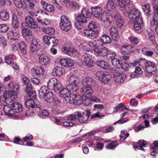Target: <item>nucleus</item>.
<instances>
[{"instance_id":"nucleus-1","label":"nucleus","mask_w":158,"mask_h":158,"mask_svg":"<svg viewBox=\"0 0 158 158\" xmlns=\"http://www.w3.org/2000/svg\"><path fill=\"white\" fill-rule=\"evenodd\" d=\"M131 64L133 66L138 64L143 70H145L150 75H154L156 73V67L155 64L153 62H146L145 60H142L139 62L135 61L132 62Z\"/></svg>"},{"instance_id":"nucleus-2","label":"nucleus","mask_w":158,"mask_h":158,"mask_svg":"<svg viewBox=\"0 0 158 158\" xmlns=\"http://www.w3.org/2000/svg\"><path fill=\"white\" fill-rule=\"evenodd\" d=\"M121 61L120 60L116 58L111 62L112 65L116 67L112 68V72L114 73L115 81L118 83L123 82L126 78L124 74L120 73L119 72V68L120 67L121 64Z\"/></svg>"},{"instance_id":"nucleus-3","label":"nucleus","mask_w":158,"mask_h":158,"mask_svg":"<svg viewBox=\"0 0 158 158\" xmlns=\"http://www.w3.org/2000/svg\"><path fill=\"white\" fill-rule=\"evenodd\" d=\"M82 84L81 92L89 95L92 94L93 93L92 88L95 85V80L91 77H86L83 79Z\"/></svg>"},{"instance_id":"nucleus-4","label":"nucleus","mask_w":158,"mask_h":158,"mask_svg":"<svg viewBox=\"0 0 158 158\" xmlns=\"http://www.w3.org/2000/svg\"><path fill=\"white\" fill-rule=\"evenodd\" d=\"M90 114V110L85 111L82 113L77 112L70 115L68 117V120L72 121H76L77 119L80 123H84L88 121Z\"/></svg>"},{"instance_id":"nucleus-5","label":"nucleus","mask_w":158,"mask_h":158,"mask_svg":"<svg viewBox=\"0 0 158 158\" xmlns=\"http://www.w3.org/2000/svg\"><path fill=\"white\" fill-rule=\"evenodd\" d=\"M94 50L90 49L85 51L83 55L84 61L86 65L88 67L91 68L95 64V63L91 59L94 57Z\"/></svg>"},{"instance_id":"nucleus-6","label":"nucleus","mask_w":158,"mask_h":158,"mask_svg":"<svg viewBox=\"0 0 158 158\" xmlns=\"http://www.w3.org/2000/svg\"><path fill=\"white\" fill-rule=\"evenodd\" d=\"M17 90H9L6 92L4 94L5 102L7 104H9L11 101L16 100L18 98Z\"/></svg>"},{"instance_id":"nucleus-7","label":"nucleus","mask_w":158,"mask_h":158,"mask_svg":"<svg viewBox=\"0 0 158 158\" xmlns=\"http://www.w3.org/2000/svg\"><path fill=\"white\" fill-rule=\"evenodd\" d=\"M60 26L62 30L66 32L69 31L71 28V22L68 18L65 15L61 16Z\"/></svg>"},{"instance_id":"nucleus-8","label":"nucleus","mask_w":158,"mask_h":158,"mask_svg":"<svg viewBox=\"0 0 158 158\" xmlns=\"http://www.w3.org/2000/svg\"><path fill=\"white\" fill-rule=\"evenodd\" d=\"M111 16L115 21V24L117 27L118 28H122L123 26L124 22L120 14L116 11H114L111 14Z\"/></svg>"},{"instance_id":"nucleus-9","label":"nucleus","mask_w":158,"mask_h":158,"mask_svg":"<svg viewBox=\"0 0 158 158\" xmlns=\"http://www.w3.org/2000/svg\"><path fill=\"white\" fill-rule=\"evenodd\" d=\"M8 105L11 106L12 110H13L14 113H19L22 111L23 110L21 104L15 102V100L11 101V102H10V104Z\"/></svg>"},{"instance_id":"nucleus-10","label":"nucleus","mask_w":158,"mask_h":158,"mask_svg":"<svg viewBox=\"0 0 158 158\" xmlns=\"http://www.w3.org/2000/svg\"><path fill=\"white\" fill-rule=\"evenodd\" d=\"M26 92L29 98H33L34 100L36 98V92L32 89V85L30 82L27 85Z\"/></svg>"},{"instance_id":"nucleus-11","label":"nucleus","mask_w":158,"mask_h":158,"mask_svg":"<svg viewBox=\"0 0 158 158\" xmlns=\"http://www.w3.org/2000/svg\"><path fill=\"white\" fill-rule=\"evenodd\" d=\"M129 17L132 20H138L139 19H142L140 11L136 9H133L129 14Z\"/></svg>"},{"instance_id":"nucleus-12","label":"nucleus","mask_w":158,"mask_h":158,"mask_svg":"<svg viewBox=\"0 0 158 158\" xmlns=\"http://www.w3.org/2000/svg\"><path fill=\"white\" fill-rule=\"evenodd\" d=\"M94 56L96 55L101 56H105L109 52L108 48L104 47L94 50Z\"/></svg>"},{"instance_id":"nucleus-13","label":"nucleus","mask_w":158,"mask_h":158,"mask_svg":"<svg viewBox=\"0 0 158 158\" xmlns=\"http://www.w3.org/2000/svg\"><path fill=\"white\" fill-rule=\"evenodd\" d=\"M62 51L64 53L68 54L72 57H76L78 56V52L75 49L64 47L62 48Z\"/></svg>"},{"instance_id":"nucleus-14","label":"nucleus","mask_w":158,"mask_h":158,"mask_svg":"<svg viewBox=\"0 0 158 158\" xmlns=\"http://www.w3.org/2000/svg\"><path fill=\"white\" fill-rule=\"evenodd\" d=\"M80 97L81 96L80 95L75 97L73 95L69 94V95H68L65 96L63 98H64L65 101L67 103L72 104L78 103V101H79V99H78V98H80Z\"/></svg>"},{"instance_id":"nucleus-15","label":"nucleus","mask_w":158,"mask_h":158,"mask_svg":"<svg viewBox=\"0 0 158 158\" xmlns=\"http://www.w3.org/2000/svg\"><path fill=\"white\" fill-rule=\"evenodd\" d=\"M59 62L61 65L67 67H71L74 64L73 60L69 58L61 59Z\"/></svg>"},{"instance_id":"nucleus-16","label":"nucleus","mask_w":158,"mask_h":158,"mask_svg":"<svg viewBox=\"0 0 158 158\" xmlns=\"http://www.w3.org/2000/svg\"><path fill=\"white\" fill-rule=\"evenodd\" d=\"M143 69L139 65L136 66L135 68V71L130 75V77L132 78H138L140 77V75L143 73Z\"/></svg>"},{"instance_id":"nucleus-17","label":"nucleus","mask_w":158,"mask_h":158,"mask_svg":"<svg viewBox=\"0 0 158 158\" xmlns=\"http://www.w3.org/2000/svg\"><path fill=\"white\" fill-rule=\"evenodd\" d=\"M26 22L28 26L32 29L37 28L38 26L33 19L30 16H27L26 18Z\"/></svg>"},{"instance_id":"nucleus-18","label":"nucleus","mask_w":158,"mask_h":158,"mask_svg":"<svg viewBox=\"0 0 158 158\" xmlns=\"http://www.w3.org/2000/svg\"><path fill=\"white\" fill-rule=\"evenodd\" d=\"M110 30L112 39L115 41H117L119 38V33L117 29L115 27L112 26L111 27Z\"/></svg>"},{"instance_id":"nucleus-19","label":"nucleus","mask_w":158,"mask_h":158,"mask_svg":"<svg viewBox=\"0 0 158 158\" xmlns=\"http://www.w3.org/2000/svg\"><path fill=\"white\" fill-rule=\"evenodd\" d=\"M91 13L94 17L99 19L102 14V10L99 6H95L91 8Z\"/></svg>"},{"instance_id":"nucleus-20","label":"nucleus","mask_w":158,"mask_h":158,"mask_svg":"<svg viewBox=\"0 0 158 158\" xmlns=\"http://www.w3.org/2000/svg\"><path fill=\"white\" fill-rule=\"evenodd\" d=\"M133 47L130 45H124L121 48V51L123 54H129L133 52Z\"/></svg>"},{"instance_id":"nucleus-21","label":"nucleus","mask_w":158,"mask_h":158,"mask_svg":"<svg viewBox=\"0 0 158 158\" xmlns=\"http://www.w3.org/2000/svg\"><path fill=\"white\" fill-rule=\"evenodd\" d=\"M96 64L97 65L102 69L108 70L110 69V66L108 63L104 60H98Z\"/></svg>"},{"instance_id":"nucleus-22","label":"nucleus","mask_w":158,"mask_h":158,"mask_svg":"<svg viewBox=\"0 0 158 158\" xmlns=\"http://www.w3.org/2000/svg\"><path fill=\"white\" fill-rule=\"evenodd\" d=\"M98 31L97 30L92 31L87 29H85L84 31V34L87 37L91 39H94L98 35Z\"/></svg>"},{"instance_id":"nucleus-23","label":"nucleus","mask_w":158,"mask_h":158,"mask_svg":"<svg viewBox=\"0 0 158 158\" xmlns=\"http://www.w3.org/2000/svg\"><path fill=\"white\" fill-rule=\"evenodd\" d=\"M64 69L62 67L56 66L53 69L52 73L54 75L60 77L64 73Z\"/></svg>"},{"instance_id":"nucleus-24","label":"nucleus","mask_w":158,"mask_h":158,"mask_svg":"<svg viewBox=\"0 0 158 158\" xmlns=\"http://www.w3.org/2000/svg\"><path fill=\"white\" fill-rule=\"evenodd\" d=\"M40 99H44L45 101L49 103H51L53 100V94L52 92H49L44 95V97H41Z\"/></svg>"},{"instance_id":"nucleus-25","label":"nucleus","mask_w":158,"mask_h":158,"mask_svg":"<svg viewBox=\"0 0 158 158\" xmlns=\"http://www.w3.org/2000/svg\"><path fill=\"white\" fill-rule=\"evenodd\" d=\"M15 5L19 8H26L27 7L26 0H23V2L20 0H13Z\"/></svg>"},{"instance_id":"nucleus-26","label":"nucleus","mask_w":158,"mask_h":158,"mask_svg":"<svg viewBox=\"0 0 158 158\" xmlns=\"http://www.w3.org/2000/svg\"><path fill=\"white\" fill-rule=\"evenodd\" d=\"M78 99H79V100L78 102V103H81L82 102V104L85 106H88L91 102L90 99L86 97V96L84 95H83L82 98L81 97L80 98H78Z\"/></svg>"},{"instance_id":"nucleus-27","label":"nucleus","mask_w":158,"mask_h":158,"mask_svg":"<svg viewBox=\"0 0 158 158\" xmlns=\"http://www.w3.org/2000/svg\"><path fill=\"white\" fill-rule=\"evenodd\" d=\"M68 81L71 83L78 84L79 83L80 79L75 74H72L68 79Z\"/></svg>"},{"instance_id":"nucleus-28","label":"nucleus","mask_w":158,"mask_h":158,"mask_svg":"<svg viewBox=\"0 0 158 158\" xmlns=\"http://www.w3.org/2000/svg\"><path fill=\"white\" fill-rule=\"evenodd\" d=\"M9 12L5 10H2L0 11V19L2 20L6 21L9 19Z\"/></svg>"},{"instance_id":"nucleus-29","label":"nucleus","mask_w":158,"mask_h":158,"mask_svg":"<svg viewBox=\"0 0 158 158\" xmlns=\"http://www.w3.org/2000/svg\"><path fill=\"white\" fill-rule=\"evenodd\" d=\"M32 99H34L29 98L25 101V105L28 108L39 107V106H37V105L35 104L34 102Z\"/></svg>"},{"instance_id":"nucleus-30","label":"nucleus","mask_w":158,"mask_h":158,"mask_svg":"<svg viewBox=\"0 0 158 158\" xmlns=\"http://www.w3.org/2000/svg\"><path fill=\"white\" fill-rule=\"evenodd\" d=\"M134 21V27L136 31L140 30L143 23L142 19H139L138 20Z\"/></svg>"},{"instance_id":"nucleus-31","label":"nucleus","mask_w":158,"mask_h":158,"mask_svg":"<svg viewBox=\"0 0 158 158\" xmlns=\"http://www.w3.org/2000/svg\"><path fill=\"white\" fill-rule=\"evenodd\" d=\"M50 58L45 55H40V64L42 65H47L49 64Z\"/></svg>"},{"instance_id":"nucleus-32","label":"nucleus","mask_w":158,"mask_h":158,"mask_svg":"<svg viewBox=\"0 0 158 158\" xmlns=\"http://www.w3.org/2000/svg\"><path fill=\"white\" fill-rule=\"evenodd\" d=\"M67 88L69 92H73L77 90L78 86L77 84L71 83L67 86Z\"/></svg>"},{"instance_id":"nucleus-33","label":"nucleus","mask_w":158,"mask_h":158,"mask_svg":"<svg viewBox=\"0 0 158 158\" xmlns=\"http://www.w3.org/2000/svg\"><path fill=\"white\" fill-rule=\"evenodd\" d=\"M7 36L10 39L16 40H18L19 38V35L16 32H14L13 31H9L7 33Z\"/></svg>"},{"instance_id":"nucleus-34","label":"nucleus","mask_w":158,"mask_h":158,"mask_svg":"<svg viewBox=\"0 0 158 158\" xmlns=\"http://www.w3.org/2000/svg\"><path fill=\"white\" fill-rule=\"evenodd\" d=\"M22 34L24 37H30V38L32 37V32L30 29V28L27 27L26 28H24L22 31Z\"/></svg>"},{"instance_id":"nucleus-35","label":"nucleus","mask_w":158,"mask_h":158,"mask_svg":"<svg viewBox=\"0 0 158 158\" xmlns=\"http://www.w3.org/2000/svg\"><path fill=\"white\" fill-rule=\"evenodd\" d=\"M118 6L121 8H124L130 3V0H117Z\"/></svg>"},{"instance_id":"nucleus-36","label":"nucleus","mask_w":158,"mask_h":158,"mask_svg":"<svg viewBox=\"0 0 158 158\" xmlns=\"http://www.w3.org/2000/svg\"><path fill=\"white\" fill-rule=\"evenodd\" d=\"M15 58V56L14 54H10L5 56V60L7 64H10L13 62Z\"/></svg>"},{"instance_id":"nucleus-37","label":"nucleus","mask_w":158,"mask_h":158,"mask_svg":"<svg viewBox=\"0 0 158 158\" xmlns=\"http://www.w3.org/2000/svg\"><path fill=\"white\" fill-rule=\"evenodd\" d=\"M87 18L84 15L80 14L77 16L76 20L78 22L82 23H85L87 22Z\"/></svg>"},{"instance_id":"nucleus-38","label":"nucleus","mask_w":158,"mask_h":158,"mask_svg":"<svg viewBox=\"0 0 158 158\" xmlns=\"http://www.w3.org/2000/svg\"><path fill=\"white\" fill-rule=\"evenodd\" d=\"M142 9L145 14L147 15H151L152 11L148 4H145L142 6Z\"/></svg>"},{"instance_id":"nucleus-39","label":"nucleus","mask_w":158,"mask_h":158,"mask_svg":"<svg viewBox=\"0 0 158 158\" xmlns=\"http://www.w3.org/2000/svg\"><path fill=\"white\" fill-rule=\"evenodd\" d=\"M5 105L4 107V110L6 114L8 115H11L14 114L13 110H12V107L10 105L7 104Z\"/></svg>"},{"instance_id":"nucleus-40","label":"nucleus","mask_w":158,"mask_h":158,"mask_svg":"<svg viewBox=\"0 0 158 158\" xmlns=\"http://www.w3.org/2000/svg\"><path fill=\"white\" fill-rule=\"evenodd\" d=\"M38 44V43L37 42L36 39L32 40V43L31 44L30 48V51L31 52H34L36 50Z\"/></svg>"},{"instance_id":"nucleus-41","label":"nucleus","mask_w":158,"mask_h":158,"mask_svg":"<svg viewBox=\"0 0 158 158\" xmlns=\"http://www.w3.org/2000/svg\"><path fill=\"white\" fill-rule=\"evenodd\" d=\"M99 19L104 23L108 22L109 21V15L106 12L102 13Z\"/></svg>"},{"instance_id":"nucleus-42","label":"nucleus","mask_w":158,"mask_h":158,"mask_svg":"<svg viewBox=\"0 0 158 158\" xmlns=\"http://www.w3.org/2000/svg\"><path fill=\"white\" fill-rule=\"evenodd\" d=\"M107 10L109 11H112L115 8L114 3L112 0H109L106 4Z\"/></svg>"},{"instance_id":"nucleus-43","label":"nucleus","mask_w":158,"mask_h":158,"mask_svg":"<svg viewBox=\"0 0 158 158\" xmlns=\"http://www.w3.org/2000/svg\"><path fill=\"white\" fill-rule=\"evenodd\" d=\"M103 43L110 44L111 42V40L110 37L107 35H103L100 38Z\"/></svg>"},{"instance_id":"nucleus-44","label":"nucleus","mask_w":158,"mask_h":158,"mask_svg":"<svg viewBox=\"0 0 158 158\" xmlns=\"http://www.w3.org/2000/svg\"><path fill=\"white\" fill-rule=\"evenodd\" d=\"M57 79L52 78L49 80L48 82V88L50 89H53L55 85L56 84Z\"/></svg>"},{"instance_id":"nucleus-45","label":"nucleus","mask_w":158,"mask_h":158,"mask_svg":"<svg viewBox=\"0 0 158 158\" xmlns=\"http://www.w3.org/2000/svg\"><path fill=\"white\" fill-rule=\"evenodd\" d=\"M158 23V13L154 12L152 20L150 22L152 26L156 25Z\"/></svg>"},{"instance_id":"nucleus-46","label":"nucleus","mask_w":158,"mask_h":158,"mask_svg":"<svg viewBox=\"0 0 158 158\" xmlns=\"http://www.w3.org/2000/svg\"><path fill=\"white\" fill-rule=\"evenodd\" d=\"M19 47L23 54H25L27 53V47L25 43L23 42H20L19 44Z\"/></svg>"},{"instance_id":"nucleus-47","label":"nucleus","mask_w":158,"mask_h":158,"mask_svg":"<svg viewBox=\"0 0 158 158\" xmlns=\"http://www.w3.org/2000/svg\"><path fill=\"white\" fill-rule=\"evenodd\" d=\"M52 3L56 7H59L60 9L62 8L63 3L61 0H52Z\"/></svg>"},{"instance_id":"nucleus-48","label":"nucleus","mask_w":158,"mask_h":158,"mask_svg":"<svg viewBox=\"0 0 158 158\" xmlns=\"http://www.w3.org/2000/svg\"><path fill=\"white\" fill-rule=\"evenodd\" d=\"M8 86L10 89L18 91L19 86L13 81H10L8 84Z\"/></svg>"},{"instance_id":"nucleus-49","label":"nucleus","mask_w":158,"mask_h":158,"mask_svg":"<svg viewBox=\"0 0 158 158\" xmlns=\"http://www.w3.org/2000/svg\"><path fill=\"white\" fill-rule=\"evenodd\" d=\"M43 31L47 34L52 35L54 33V29L52 27L46 28L43 27Z\"/></svg>"},{"instance_id":"nucleus-50","label":"nucleus","mask_w":158,"mask_h":158,"mask_svg":"<svg viewBox=\"0 0 158 158\" xmlns=\"http://www.w3.org/2000/svg\"><path fill=\"white\" fill-rule=\"evenodd\" d=\"M110 78V76L109 75H107L105 73H104L103 76H102V77L99 79V80L102 83H107L108 81L109 80Z\"/></svg>"},{"instance_id":"nucleus-51","label":"nucleus","mask_w":158,"mask_h":158,"mask_svg":"<svg viewBox=\"0 0 158 158\" xmlns=\"http://www.w3.org/2000/svg\"><path fill=\"white\" fill-rule=\"evenodd\" d=\"M49 45H51L52 46H56L58 44V40L54 37H51L49 39Z\"/></svg>"},{"instance_id":"nucleus-52","label":"nucleus","mask_w":158,"mask_h":158,"mask_svg":"<svg viewBox=\"0 0 158 158\" xmlns=\"http://www.w3.org/2000/svg\"><path fill=\"white\" fill-rule=\"evenodd\" d=\"M12 25L15 29H18L19 27V23L17 18H13L12 19Z\"/></svg>"},{"instance_id":"nucleus-53","label":"nucleus","mask_w":158,"mask_h":158,"mask_svg":"<svg viewBox=\"0 0 158 158\" xmlns=\"http://www.w3.org/2000/svg\"><path fill=\"white\" fill-rule=\"evenodd\" d=\"M81 14L87 18H89L90 15V13L89 11L85 8H84L82 9L81 11Z\"/></svg>"},{"instance_id":"nucleus-54","label":"nucleus","mask_w":158,"mask_h":158,"mask_svg":"<svg viewBox=\"0 0 158 158\" xmlns=\"http://www.w3.org/2000/svg\"><path fill=\"white\" fill-rule=\"evenodd\" d=\"M60 93V96L62 98H63L65 96L68 95H69V92L68 91L67 88L66 89H63L61 91L59 92Z\"/></svg>"},{"instance_id":"nucleus-55","label":"nucleus","mask_w":158,"mask_h":158,"mask_svg":"<svg viewBox=\"0 0 158 158\" xmlns=\"http://www.w3.org/2000/svg\"><path fill=\"white\" fill-rule=\"evenodd\" d=\"M48 87L46 86H42L40 88V98L41 97H44V95L47 93Z\"/></svg>"},{"instance_id":"nucleus-56","label":"nucleus","mask_w":158,"mask_h":158,"mask_svg":"<svg viewBox=\"0 0 158 158\" xmlns=\"http://www.w3.org/2000/svg\"><path fill=\"white\" fill-rule=\"evenodd\" d=\"M103 42L102 41L101 39H100L98 40H95V49H99L101 48L102 47H104L103 46Z\"/></svg>"},{"instance_id":"nucleus-57","label":"nucleus","mask_w":158,"mask_h":158,"mask_svg":"<svg viewBox=\"0 0 158 158\" xmlns=\"http://www.w3.org/2000/svg\"><path fill=\"white\" fill-rule=\"evenodd\" d=\"M106 56L107 59L110 60H111L112 62L113 60L116 58L115 57L116 56V54L114 52L109 53H108Z\"/></svg>"},{"instance_id":"nucleus-58","label":"nucleus","mask_w":158,"mask_h":158,"mask_svg":"<svg viewBox=\"0 0 158 158\" xmlns=\"http://www.w3.org/2000/svg\"><path fill=\"white\" fill-rule=\"evenodd\" d=\"M68 117H66V118H65V119H67V121L64 122L63 123V125L66 127H69L73 126L74 125V123L72 122L73 121H72L70 120H68Z\"/></svg>"},{"instance_id":"nucleus-59","label":"nucleus","mask_w":158,"mask_h":158,"mask_svg":"<svg viewBox=\"0 0 158 158\" xmlns=\"http://www.w3.org/2000/svg\"><path fill=\"white\" fill-rule=\"evenodd\" d=\"M57 80L56 84H55V86L53 89L54 90L55 92L57 93L59 92V90L62 88V85L60 83L57 82Z\"/></svg>"},{"instance_id":"nucleus-60","label":"nucleus","mask_w":158,"mask_h":158,"mask_svg":"<svg viewBox=\"0 0 158 158\" xmlns=\"http://www.w3.org/2000/svg\"><path fill=\"white\" fill-rule=\"evenodd\" d=\"M8 30V26L5 24H0V31L2 33L6 32Z\"/></svg>"},{"instance_id":"nucleus-61","label":"nucleus","mask_w":158,"mask_h":158,"mask_svg":"<svg viewBox=\"0 0 158 158\" xmlns=\"http://www.w3.org/2000/svg\"><path fill=\"white\" fill-rule=\"evenodd\" d=\"M129 65L127 61L125 60L123 63H122L121 64L120 67L123 69L125 71H127L128 70Z\"/></svg>"},{"instance_id":"nucleus-62","label":"nucleus","mask_w":158,"mask_h":158,"mask_svg":"<svg viewBox=\"0 0 158 158\" xmlns=\"http://www.w3.org/2000/svg\"><path fill=\"white\" fill-rule=\"evenodd\" d=\"M129 39L132 44H137L139 42L138 39L134 36H131L129 37Z\"/></svg>"},{"instance_id":"nucleus-63","label":"nucleus","mask_w":158,"mask_h":158,"mask_svg":"<svg viewBox=\"0 0 158 158\" xmlns=\"http://www.w3.org/2000/svg\"><path fill=\"white\" fill-rule=\"evenodd\" d=\"M88 27L90 30H93L96 28L97 25V23L94 21H92L88 25Z\"/></svg>"},{"instance_id":"nucleus-64","label":"nucleus","mask_w":158,"mask_h":158,"mask_svg":"<svg viewBox=\"0 0 158 158\" xmlns=\"http://www.w3.org/2000/svg\"><path fill=\"white\" fill-rule=\"evenodd\" d=\"M118 143L116 141H114L111 143L107 144L106 145V147L109 149L114 148L117 146Z\"/></svg>"}]
</instances>
